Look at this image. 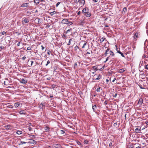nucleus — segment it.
<instances>
[{"label": "nucleus", "mask_w": 148, "mask_h": 148, "mask_svg": "<svg viewBox=\"0 0 148 148\" xmlns=\"http://www.w3.org/2000/svg\"><path fill=\"white\" fill-rule=\"evenodd\" d=\"M146 62L143 61H140L139 63V65L138 66V68L139 71L143 72V70H144V64L146 63Z\"/></svg>", "instance_id": "f257e3e1"}, {"label": "nucleus", "mask_w": 148, "mask_h": 148, "mask_svg": "<svg viewBox=\"0 0 148 148\" xmlns=\"http://www.w3.org/2000/svg\"><path fill=\"white\" fill-rule=\"evenodd\" d=\"M108 54H110V56H114V53L109 49H108L104 53V55L105 56H106Z\"/></svg>", "instance_id": "f03ea898"}, {"label": "nucleus", "mask_w": 148, "mask_h": 148, "mask_svg": "<svg viewBox=\"0 0 148 148\" xmlns=\"http://www.w3.org/2000/svg\"><path fill=\"white\" fill-rule=\"evenodd\" d=\"M87 42L84 40H82L80 42L79 45L81 46L82 47L84 48L85 47V46L86 45Z\"/></svg>", "instance_id": "7ed1b4c3"}, {"label": "nucleus", "mask_w": 148, "mask_h": 148, "mask_svg": "<svg viewBox=\"0 0 148 148\" xmlns=\"http://www.w3.org/2000/svg\"><path fill=\"white\" fill-rule=\"evenodd\" d=\"M68 20L67 19L64 18L62 20L61 23L63 24H68Z\"/></svg>", "instance_id": "20e7f679"}, {"label": "nucleus", "mask_w": 148, "mask_h": 148, "mask_svg": "<svg viewBox=\"0 0 148 148\" xmlns=\"http://www.w3.org/2000/svg\"><path fill=\"white\" fill-rule=\"evenodd\" d=\"M89 9L88 8H85L82 10V13L84 14L87 12H89Z\"/></svg>", "instance_id": "39448f33"}, {"label": "nucleus", "mask_w": 148, "mask_h": 148, "mask_svg": "<svg viewBox=\"0 0 148 148\" xmlns=\"http://www.w3.org/2000/svg\"><path fill=\"white\" fill-rule=\"evenodd\" d=\"M29 22V20L26 18H23L22 19V23L23 24H25L28 23Z\"/></svg>", "instance_id": "423d86ee"}, {"label": "nucleus", "mask_w": 148, "mask_h": 148, "mask_svg": "<svg viewBox=\"0 0 148 148\" xmlns=\"http://www.w3.org/2000/svg\"><path fill=\"white\" fill-rule=\"evenodd\" d=\"M148 43V41L147 39L145 40V41L144 43V50H146V49H145V48L146 47H147V44Z\"/></svg>", "instance_id": "0eeeda50"}, {"label": "nucleus", "mask_w": 148, "mask_h": 148, "mask_svg": "<svg viewBox=\"0 0 148 148\" xmlns=\"http://www.w3.org/2000/svg\"><path fill=\"white\" fill-rule=\"evenodd\" d=\"M19 113L20 114H26V110H21L19 112Z\"/></svg>", "instance_id": "6e6552de"}, {"label": "nucleus", "mask_w": 148, "mask_h": 148, "mask_svg": "<svg viewBox=\"0 0 148 148\" xmlns=\"http://www.w3.org/2000/svg\"><path fill=\"white\" fill-rule=\"evenodd\" d=\"M20 82L21 83L25 84L27 83V80H26V79H21L20 81Z\"/></svg>", "instance_id": "1a4fd4ad"}, {"label": "nucleus", "mask_w": 148, "mask_h": 148, "mask_svg": "<svg viewBox=\"0 0 148 148\" xmlns=\"http://www.w3.org/2000/svg\"><path fill=\"white\" fill-rule=\"evenodd\" d=\"M54 147L56 148H61V146L60 144H56L54 145Z\"/></svg>", "instance_id": "9d476101"}, {"label": "nucleus", "mask_w": 148, "mask_h": 148, "mask_svg": "<svg viewBox=\"0 0 148 148\" xmlns=\"http://www.w3.org/2000/svg\"><path fill=\"white\" fill-rule=\"evenodd\" d=\"M143 103V99L142 98L139 99L138 101V103L140 104V105H141Z\"/></svg>", "instance_id": "9b49d317"}, {"label": "nucleus", "mask_w": 148, "mask_h": 148, "mask_svg": "<svg viewBox=\"0 0 148 148\" xmlns=\"http://www.w3.org/2000/svg\"><path fill=\"white\" fill-rule=\"evenodd\" d=\"M84 15L86 16V17H90L91 15V14L89 12H87V13H86L84 14Z\"/></svg>", "instance_id": "f8f14e48"}, {"label": "nucleus", "mask_w": 148, "mask_h": 148, "mask_svg": "<svg viewBox=\"0 0 148 148\" xmlns=\"http://www.w3.org/2000/svg\"><path fill=\"white\" fill-rule=\"evenodd\" d=\"M140 128H136L135 129V132L136 133H140Z\"/></svg>", "instance_id": "ddd939ff"}, {"label": "nucleus", "mask_w": 148, "mask_h": 148, "mask_svg": "<svg viewBox=\"0 0 148 148\" xmlns=\"http://www.w3.org/2000/svg\"><path fill=\"white\" fill-rule=\"evenodd\" d=\"M127 11V9L126 7H124L123 9V10L122 11V14H124L125 13V12Z\"/></svg>", "instance_id": "4468645a"}, {"label": "nucleus", "mask_w": 148, "mask_h": 148, "mask_svg": "<svg viewBox=\"0 0 148 148\" xmlns=\"http://www.w3.org/2000/svg\"><path fill=\"white\" fill-rule=\"evenodd\" d=\"M79 3L82 6L84 5L85 3V1L84 0H80Z\"/></svg>", "instance_id": "2eb2a0df"}, {"label": "nucleus", "mask_w": 148, "mask_h": 148, "mask_svg": "<svg viewBox=\"0 0 148 148\" xmlns=\"http://www.w3.org/2000/svg\"><path fill=\"white\" fill-rule=\"evenodd\" d=\"M125 71V70L124 69H122L119 70L118 71V72L120 73H122L124 72Z\"/></svg>", "instance_id": "dca6fc26"}, {"label": "nucleus", "mask_w": 148, "mask_h": 148, "mask_svg": "<svg viewBox=\"0 0 148 148\" xmlns=\"http://www.w3.org/2000/svg\"><path fill=\"white\" fill-rule=\"evenodd\" d=\"M29 3H25L22 4L21 6L22 7H24L28 6Z\"/></svg>", "instance_id": "f3484780"}, {"label": "nucleus", "mask_w": 148, "mask_h": 148, "mask_svg": "<svg viewBox=\"0 0 148 148\" xmlns=\"http://www.w3.org/2000/svg\"><path fill=\"white\" fill-rule=\"evenodd\" d=\"M20 103L19 102H16L14 103V106L15 108H17L18 106H19L20 105Z\"/></svg>", "instance_id": "a211bd4d"}, {"label": "nucleus", "mask_w": 148, "mask_h": 148, "mask_svg": "<svg viewBox=\"0 0 148 148\" xmlns=\"http://www.w3.org/2000/svg\"><path fill=\"white\" fill-rule=\"evenodd\" d=\"M49 128L48 126H46L44 127V130L46 132H48L49 130Z\"/></svg>", "instance_id": "6ab92c4d"}, {"label": "nucleus", "mask_w": 148, "mask_h": 148, "mask_svg": "<svg viewBox=\"0 0 148 148\" xmlns=\"http://www.w3.org/2000/svg\"><path fill=\"white\" fill-rule=\"evenodd\" d=\"M117 52L118 53L120 54L122 57H124V58H125V57L123 53L122 52H121V51H120L117 50Z\"/></svg>", "instance_id": "aec40b11"}, {"label": "nucleus", "mask_w": 148, "mask_h": 148, "mask_svg": "<svg viewBox=\"0 0 148 148\" xmlns=\"http://www.w3.org/2000/svg\"><path fill=\"white\" fill-rule=\"evenodd\" d=\"M36 143V141L34 140H31L29 142V143L34 144Z\"/></svg>", "instance_id": "412c9836"}, {"label": "nucleus", "mask_w": 148, "mask_h": 148, "mask_svg": "<svg viewBox=\"0 0 148 148\" xmlns=\"http://www.w3.org/2000/svg\"><path fill=\"white\" fill-rule=\"evenodd\" d=\"M11 126L10 125H7L5 126V128L6 129H10V128Z\"/></svg>", "instance_id": "4be33fe9"}, {"label": "nucleus", "mask_w": 148, "mask_h": 148, "mask_svg": "<svg viewBox=\"0 0 148 148\" xmlns=\"http://www.w3.org/2000/svg\"><path fill=\"white\" fill-rule=\"evenodd\" d=\"M97 108V106H96V105H92V109L93 110V111H94V112H95V109Z\"/></svg>", "instance_id": "5701e85b"}, {"label": "nucleus", "mask_w": 148, "mask_h": 148, "mask_svg": "<svg viewBox=\"0 0 148 148\" xmlns=\"http://www.w3.org/2000/svg\"><path fill=\"white\" fill-rule=\"evenodd\" d=\"M101 75H100V74H99L97 76V77L95 79V80H99L101 78Z\"/></svg>", "instance_id": "b1692460"}, {"label": "nucleus", "mask_w": 148, "mask_h": 148, "mask_svg": "<svg viewBox=\"0 0 148 148\" xmlns=\"http://www.w3.org/2000/svg\"><path fill=\"white\" fill-rule=\"evenodd\" d=\"M34 2L36 5L39 4V0H34Z\"/></svg>", "instance_id": "393cba45"}, {"label": "nucleus", "mask_w": 148, "mask_h": 148, "mask_svg": "<svg viewBox=\"0 0 148 148\" xmlns=\"http://www.w3.org/2000/svg\"><path fill=\"white\" fill-rule=\"evenodd\" d=\"M56 12L55 11H54L53 12H51L50 13V15L51 16H53V15L55 14L56 13Z\"/></svg>", "instance_id": "a878e982"}, {"label": "nucleus", "mask_w": 148, "mask_h": 148, "mask_svg": "<svg viewBox=\"0 0 148 148\" xmlns=\"http://www.w3.org/2000/svg\"><path fill=\"white\" fill-rule=\"evenodd\" d=\"M16 133L18 135H20L22 133V132L21 131L18 130L16 132Z\"/></svg>", "instance_id": "bb28decb"}, {"label": "nucleus", "mask_w": 148, "mask_h": 148, "mask_svg": "<svg viewBox=\"0 0 148 148\" xmlns=\"http://www.w3.org/2000/svg\"><path fill=\"white\" fill-rule=\"evenodd\" d=\"M100 90H102V88L100 87H99L97 89L96 91L97 92H99L100 91Z\"/></svg>", "instance_id": "cd10ccee"}, {"label": "nucleus", "mask_w": 148, "mask_h": 148, "mask_svg": "<svg viewBox=\"0 0 148 148\" xmlns=\"http://www.w3.org/2000/svg\"><path fill=\"white\" fill-rule=\"evenodd\" d=\"M60 133L62 135H63L65 133V132L63 130H61L60 131Z\"/></svg>", "instance_id": "c85d7f7f"}, {"label": "nucleus", "mask_w": 148, "mask_h": 148, "mask_svg": "<svg viewBox=\"0 0 148 148\" xmlns=\"http://www.w3.org/2000/svg\"><path fill=\"white\" fill-rule=\"evenodd\" d=\"M26 143H27V142H25L21 141L20 142V143L19 144V145H23V144H25Z\"/></svg>", "instance_id": "c756f323"}, {"label": "nucleus", "mask_w": 148, "mask_h": 148, "mask_svg": "<svg viewBox=\"0 0 148 148\" xmlns=\"http://www.w3.org/2000/svg\"><path fill=\"white\" fill-rule=\"evenodd\" d=\"M144 69H148V64L146 65H145L144 66Z\"/></svg>", "instance_id": "7c9ffc66"}, {"label": "nucleus", "mask_w": 148, "mask_h": 148, "mask_svg": "<svg viewBox=\"0 0 148 148\" xmlns=\"http://www.w3.org/2000/svg\"><path fill=\"white\" fill-rule=\"evenodd\" d=\"M8 108H13V106L12 105H9L7 106Z\"/></svg>", "instance_id": "2f4dec72"}, {"label": "nucleus", "mask_w": 148, "mask_h": 148, "mask_svg": "<svg viewBox=\"0 0 148 148\" xmlns=\"http://www.w3.org/2000/svg\"><path fill=\"white\" fill-rule=\"evenodd\" d=\"M105 39V38H103V37L101 38L100 39V41L101 42H103L104 40V39Z\"/></svg>", "instance_id": "473e14b6"}, {"label": "nucleus", "mask_w": 148, "mask_h": 148, "mask_svg": "<svg viewBox=\"0 0 148 148\" xmlns=\"http://www.w3.org/2000/svg\"><path fill=\"white\" fill-rule=\"evenodd\" d=\"M127 148H133V146L132 145H128L127 146Z\"/></svg>", "instance_id": "72a5a7b5"}, {"label": "nucleus", "mask_w": 148, "mask_h": 148, "mask_svg": "<svg viewBox=\"0 0 148 148\" xmlns=\"http://www.w3.org/2000/svg\"><path fill=\"white\" fill-rule=\"evenodd\" d=\"M73 24V23L72 22L69 21H68V24H69V25H71Z\"/></svg>", "instance_id": "f704fd0d"}, {"label": "nucleus", "mask_w": 148, "mask_h": 148, "mask_svg": "<svg viewBox=\"0 0 148 148\" xmlns=\"http://www.w3.org/2000/svg\"><path fill=\"white\" fill-rule=\"evenodd\" d=\"M72 40V39H70L69 40V42L67 44V45H70L71 44V40Z\"/></svg>", "instance_id": "c9c22d12"}, {"label": "nucleus", "mask_w": 148, "mask_h": 148, "mask_svg": "<svg viewBox=\"0 0 148 148\" xmlns=\"http://www.w3.org/2000/svg\"><path fill=\"white\" fill-rule=\"evenodd\" d=\"M71 29H69L67 30L65 32V33L66 34H67L69 32H70Z\"/></svg>", "instance_id": "e433bc0d"}, {"label": "nucleus", "mask_w": 148, "mask_h": 148, "mask_svg": "<svg viewBox=\"0 0 148 148\" xmlns=\"http://www.w3.org/2000/svg\"><path fill=\"white\" fill-rule=\"evenodd\" d=\"M88 143V141L87 140H85L84 141V143L85 144H87Z\"/></svg>", "instance_id": "4c0bfd02"}, {"label": "nucleus", "mask_w": 148, "mask_h": 148, "mask_svg": "<svg viewBox=\"0 0 148 148\" xmlns=\"http://www.w3.org/2000/svg\"><path fill=\"white\" fill-rule=\"evenodd\" d=\"M146 58H147V55L145 54L143 55L142 56V58L143 59Z\"/></svg>", "instance_id": "58836bf2"}, {"label": "nucleus", "mask_w": 148, "mask_h": 148, "mask_svg": "<svg viewBox=\"0 0 148 148\" xmlns=\"http://www.w3.org/2000/svg\"><path fill=\"white\" fill-rule=\"evenodd\" d=\"M56 85L54 84H53V85H52V88H53V89H54V88H55V87H56Z\"/></svg>", "instance_id": "ea45409f"}, {"label": "nucleus", "mask_w": 148, "mask_h": 148, "mask_svg": "<svg viewBox=\"0 0 148 148\" xmlns=\"http://www.w3.org/2000/svg\"><path fill=\"white\" fill-rule=\"evenodd\" d=\"M50 63V62L49 61V60H48L47 62V64H46V66H47L49 64V63Z\"/></svg>", "instance_id": "a19ab883"}, {"label": "nucleus", "mask_w": 148, "mask_h": 148, "mask_svg": "<svg viewBox=\"0 0 148 148\" xmlns=\"http://www.w3.org/2000/svg\"><path fill=\"white\" fill-rule=\"evenodd\" d=\"M92 68L94 69H95L96 71H97L98 70L97 68L95 66H93Z\"/></svg>", "instance_id": "79ce46f5"}, {"label": "nucleus", "mask_w": 148, "mask_h": 148, "mask_svg": "<svg viewBox=\"0 0 148 148\" xmlns=\"http://www.w3.org/2000/svg\"><path fill=\"white\" fill-rule=\"evenodd\" d=\"M140 75H145V74L143 72H143H141V73H140Z\"/></svg>", "instance_id": "37998d69"}, {"label": "nucleus", "mask_w": 148, "mask_h": 148, "mask_svg": "<svg viewBox=\"0 0 148 148\" xmlns=\"http://www.w3.org/2000/svg\"><path fill=\"white\" fill-rule=\"evenodd\" d=\"M31 14V12H29V11H27V14Z\"/></svg>", "instance_id": "c03bdc74"}, {"label": "nucleus", "mask_w": 148, "mask_h": 148, "mask_svg": "<svg viewBox=\"0 0 148 148\" xmlns=\"http://www.w3.org/2000/svg\"><path fill=\"white\" fill-rule=\"evenodd\" d=\"M31 48L30 47H28L27 48V49L28 50H31Z\"/></svg>", "instance_id": "a18cd8bd"}, {"label": "nucleus", "mask_w": 148, "mask_h": 148, "mask_svg": "<svg viewBox=\"0 0 148 148\" xmlns=\"http://www.w3.org/2000/svg\"><path fill=\"white\" fill-rule=\"evenodd\" d=\"M60 2H58V3H57L56 4V7H57L58 5L60 4Z\"/></svg>", "instance_id": "49530a36"}, {"label": "nucleus", "mask_w": 148, "mask_h": 148, "mask_svg": "<svg viewBox=\"0 0 148 148\" xmlns=\"http://www.w3.org/2000/svg\"><path fill=\"white\" fill-rule=\"evenodd\" d=\"M112 142H111L109 144V146L111 147V146H112Z\"/></svg>", "instance_id": "de8ad7c7"}, {"label": "nucleus", "mask_w": 148, "mask_h": 148, "mask_svg": "<svg viewBox=\"0 0 148 148\" xmlns=\"http://www.w3.org/2000/svg\"><path fill=\"white\" fill-rule=\"evenodd\" d=\"M41 47H42V50H44V49H45V47L43 46L42 45L41 46Z\"/></svg>", "instance_id": "09e8293b"}, {"label": "nucleus", "mask_w": 148, "mask_h": 148, "mask_svg": "<svg viewBox=\"0 0 148 148\" xmlns=\"http://www.w3.org/2000/svg\"><path fill=\"white\" fill-rule=\"evenodd\" d=\"M77 144L79 145H81V143L79 142V141H77Z\"/></svg>", "instance_id": "8fccbe9b"}, {"label": "nucleus", "mask_w": 148, "mask_h": 148, "mask_svg": "<svg viewBox=\"0 0 148 148\" xmlns=\"http://www.w3.org/2000/svg\"><path fill=\"white\" fill-rule=\"evenodd\" d=\"M63 37H64L65 38H66L67 37L66 35L64 34H63L62 36Z\"/></svg>", "instance_id": "3c124183"}, {"label": "nucleus", "mask_w": 148, "mask_h": 148, "mask_svg": "<svg viewBox=\"0 0 148 148\" xmlns=\"http://www.w3.org/2000/svg\"><path fill=\"white\" fill-rule=\"evenodd\" d=\"M30 62H31V66H32V65H33V64L34 63V61H31Z\"/></svg>", "instance_id": "603ef678"}, {"label": "nucleus", "mask_w": 148, "mask_h": 148, "mask_svg": "<svg viewBox=\"0 0 148 148\" xmlns=\"http://www.w3.org/2000/svg\"><path fill=\"white\" fill-rule=\"evenodd\" d=\"M5 34H6V32H5L3 31V32H2V34L3 35H4Z\"/></svg>", "instance_id": "864d4df0"}, {"label": "nucleus", "mask_w": 148, "mask_h": 148, "mask_svg": "<svg viewBox=\"0 0 148 148\" xmlns=\"http://www.w3.org/2000/svg\"><path fill=\"white\" fill-rule=\"evenodd\" d=\"M21 42H20H20H18V43L17 44V46H20V43Z\"/></svg>", "instance_id": "5fc2aeb1"}, {"label": "nucleus", "mask_w": 148, "mask_h": 148, "mask_svg": "<svg viewBox=\"0 0 148 148\" xmlns=\"http://www.w3.org/2000/svg\"><path fill=\"white\" fill-rule=\"evenodd\" d=\"M117 93H115V94L113 96V97H115V98H116V96H117Z\"/></svg>", "instance_id": "6e6d98bb"}, {"label": "nucleus", "mask_w": 148, "mask_h": 148, "mask_svg": "<svg viewBox=\"0 0 148 148\" xmlns=\"http://www.w3.org/2000/svg\"><path fill=\"white\" fill-rule=\"evenodd\" d=\"M44 103H41L40 104V106H44Z\"/></svg>", "instance_id": "4d7b16f0"}, {"label": "nucleus", "mask_w": 148, "mask_h": 148, "mask_svg": "<svg viewBox=\"0 0 148 148\" xmlns=\"http://www.w3.org/2000/svg\"><path fill=\"white\" fill-rule=\"evenodd\" d=\"M79 0H76L75 2L76 3L79 2Z\"/></svg>", "instance_id": "13d9d810"}, {"label": "nucleus", "mask_w": 148, "mask_h": 148, "mask_svg": "<svg viewBox=\"0 0 148 148\" xmlns=\"http://www.w3.org/2000/svg\"><path fill=\"white\" fill-rule=\"evenodd\" d=\"M81 13V12H80V11H79L78 12H77V14L78 15H79Z\"/></svg>", "instance_id": "bf43d9fd"}, {"label": "nucleus", "mask_w": 148, "mask_h": 148, "mask_svg": "<svg viewBox=\"0 0 148 148\" xmlns=\"http://www.w3.org/2000/svg\"><path fill=\"white\" fill-rule=\"evenodd\" d=\"M26 58L25 56H23L22 57V59L23 60H24Z\"/></svg>", "instance_id": "052dcab7"}, {"label": "nucleus", "mask_w": 148, "mask_h": 148, "mask_svg": "<svg viewBox=\"0 0 148 148\" xmlns=\"http://www.w3.org/2000/svg\"><path fill=\"white\" fill-rule=\"evenodd\" d=\"M50 51H48L47 53L48 55H49L50 54Z\"/></svg>", "instance_id": "680f3d73"}, {"label": "nucleus", "mask_w": 148, "mask_h": 148, "mask_svg": "<svg viewBox=\"0 0 148 148\" xmlns=\"http://www.w3.org/2000/svg\"><path fill=\"white\" fill-rule=\"evenodd\" d=\"M104 103L105 105H107V103H108L106 101H105L104 102Z\"/></svg>", "instance_id": "e2e57ef3"}, {"label": "nucleus", "mask_w": 148, "mask_h": 148, "mask_svg": "<svg viewBox=\"0 0 148 148\" xmlns=\"http://www.w3.org/2000/svg\"><path fill=\"white\" fill-rule=\"evenodd\" d=\"M116 80V79L115 78H114V79L112 80V82H114V81Z\"/></svg>", "instance_id": "0e129e2a"}, {"label": "nucleus", "mask_w": 148, "mask_h": 148, "mask_svg": "<svg viewBox=\"0 0 148 148\" xmlns=\"http://www.w3.org/2000/svg\"><path fill=\"white\" fill-rule=\"evenodd\" d=\"M117 125V124L116 123H114V126H116V125Z\"/></svg>", "instance_id": "69168bd1"}, {"label": "nucleus", "mask_w": 148, "mask_h": 148, "mask_svg": "<svg viewBox=\"0 0 148 148\" xmlns=\"http://www.w3.org/2000/svg\"><path fill=\"white\" fill-rule=\"evenodd\" d=\"M138 35L136 33L135 35V36L136 37V38L138 37Z\"/></svg>", "instance_id": "338daca9"}, {"label": "nucleus", "mask_w": 148, "mask_h": 148, "mask_svg": "<svg viewBox=\"0 0 148 148\" xmlns=\"http://www.w3.org/2000/svg\"><path fill=\"white\" fill-rule=\"evenodd\" d=\"M93 1L95 3H96L97 2L98 0H93Z\"/></svg>", "instance_id": "774afa93"}]
</instances>
